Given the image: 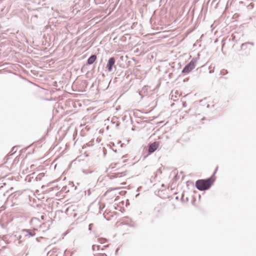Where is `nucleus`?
Segmentation results:
<instances>
[{"instance_id":"obj_1","label":"nucleus","mask_w":256,"mask_h":256,"mask_svg":"<svg viewBox=\"0 0 256 256\" xmlns=\"http://www.w3.org/2000/svg\"><path fill=\"white\" fill-rule=\"evenodd\" d=\"M218 168L216 167L211 177L206 179L198 180L196 181V187L198 190L203 191L207 190L211 187L214 181V176L216 174Z\"/></svg>"},{"instance_id":"obj_2","label":"nucleus","mask_w":256,"mask_h":256,"mask_svg":"<svg viewBox=\"0 0 256 256\" xmlns=\"http://www.w3.org/2000/svg\"><path fill=\"white\" fill-rule=\"evenodd\" d=\"M196 60L192 58L190 62L188 63L182 69V74H188L196 66Z\"/></svg>"},{"instance_id":"obj_3","label":"nucleus","mask_w":256,"mask_h":256,"mask_svg":"<svg viewBox=\"0 0 256 256\" xmlns=\"http://www.w3.org/2000/svg\"><path fill=\"white\" fill-rule=\"evenodd\" d=\"M116 60L114 57L110 58L108 62L106 68L108 72H111L112 70V67L114 65Z\"/></svg>"},{"instance_id":"obj_4","label":"nucleus","mask_w":256,"mask_h":256,"mask_svg":"<svg viewBox=\"0 0 256 256\" xmlns=\"http://www.w3.org/2000/svg\"><path fill=\"white\" fill-rule=\"evenodd\" d=\"M158 146V142H155L148 146V152L151 154L155 152Z\"/></svg>"},{"instance_id":"obj_5","label":"nucleus","mask_w":256,"mask_h":256,"mask_svg":"<svg viewBox=\"0 0 256 256\" xmlns=\"http://www.w3.org/2000/svg\"><path fill=\"white\" fill-rule=\"evenodd\" d=\"M22 232L26 236H28V238L34 236L36 235V233L34 230L24 229Z\"/></svg>"},{"instance_id":"obj_6","label":"nucleus","mask_w":256,"mask_h":256,"mask_svg":"<svg viewBox=\"0 0 256 256\" xmlns=\"http://www.w3.org/2000/svg\"><path fill=\"white\" fill-rule=\"evenodd\" d=\"M126 174V172H122L114 173L110 176L111 178H120L125 176Z\"/></svg>"},{"instance_id":"obj_7","label":"nucleus","mask_w":256,"mask_h":256,"mask_svg":"<svg viewBox=\"0 0 256 256\" xmlns=\"http://www.w3.org/2000/svg\"><path fill=\"white\" fill-rule=\"evenodd\" d=\"M96 54H92L90 56L87 60V64H92L96 60Z\"/></svg>"},{"instance_id":"obj_8","label":"nucleus","mask_w":256,"mask_h":256,"mask_svg":"<svg viewBox=\"0 0 256 256\" xmlns=\"http://www.w3.org/2000/svg\"><path fill=\"white\" fill-rule=\"evenodd\" d=\"M16 146H14L12 149L11 150L10 152L8 153V156H6V160H8V158L10 156H12L14 154V153H16Z\"/></svg>"},{"instance_id":"obj_9","label":"nucleus","mask_w":256,"mask_h":256,"mask_svg":"<svg viewBox=\"0 0 256 256\" xmlns=\"http://www.w3.org/2000/svg\"><path fill=\"white\" fill-rule=\"evenodd\" d=\"M196 116L198 120H200V122H202V124L204 123V121L208 120H206L204 117H202L200 114L196 115Z\"/></svg>"},{"instance_id":"obj_10","label":"nucleus","mask_w":256,"mask_h":256,"mask_svg":"<svg viewBox=\"0 0 256 256\" xmlns=\"http://www.w3.org/2000/svg\"><path fill=\"white\" fill-rule=\"evenodd\" d=\"M100 246H98V245L97 246V245L94 244L92 246V249L93 251H95L96 249L98 250L100 249Z\"/></svg>"},{"instance_id":"obj_11","label":"nucleus","mask_w":256,"mask_h":256,"mask_svg":"<svg viewBox=\"0 0 256 256\" xmlns=\"http://www.w3.org/2000/svg\"><path fill=\"white\" fill-rule=\"evenodd\" d=\"M98 240L99 243L104 244V242L106 241L107 240L104 238H98Z\"/></svg>"},{"instance_id":"obj_12","label":"nucleus","mask_w":256,"mask_h":256,"mask_svg":"<svg viewBox=\"0 0 256 256\" xmlns=\"http://www.w3.org/2000/svg\"><path fill=\"white\" fill-rule=\"evenodd\" d=\"M80 134L82 136H84V130L83 129H82L81 130H80Z\"/></svg>"},{"instance_id":"obj_13","label":"nucleus","mask_w":256,"mask_h":256,"mask_svg":"<svg viewBox=\"0 0 256 256\" xmlns=\"http://www.w3.org/2000/svg\"><path fill=\"white\" fill-rule=\"evenodd\" d=\"M246 44H250L252 45H253L254 44V43L253 42H247V43H245V44H242V46H244V45Z\"/></svg>"},{"instance_id":"obj_14","label":"nucleus","mask_w":256,"mask_h":256,"mask_svg":"<svg viewBox=\"0 0 256 256\" xmlns=\"http://www.w3.org/2000/svg\"><path fill=\"white\" fill-rule=\"evenodd\" d=\"M93 226V224H90L89 226H88V230H92V226Z\"/></svg>"},{"instance_id":"obj_15","label":"nucleus","mask_w":256,"mask_h":256,"mask_svg":"<svg viewBox=\"0 0 256 256\" xmlns=\"http://www.w3.org/2000/svg\"><path fill=\"white\" fill-rule=\"evenodd\" d=\"M182 106L184 107L186 106V102H182Z\"/></svg>"},{"instance_id":"obj_16","label":"nucleus","mask_w":256,"mask_h":256,"mask_svg":"<svg viewBox=\"0 0 256 256\" xmlns=\"http://www.w3.org/2000/svg\"><path fill=\"white\" fill-rule=\"evenodd\" d=\"M115 168V166H114V164H111L110 166V168Z\"/></svg>"},{"instance_id":"obj_17","label":"nucleus","mask_w":256,"mask_h":256,"mask_svg":"<svg viewBox=\"0 0 256 256\" xmlns=\"http://www.w3.org/2000/svg\"><path fill=\"white\" fill-rule=\"evenodd\" d=\"M118 250H119V248H118L116 250V252H115V254H116V255H117V254H118Z\"/></svg>"},{"instance_id":"obj_18","label":"nucleus","mask_w":256,"mask_h":256,"mask_svg":"<svg viewBox=\"0 0 256 256\" xmlns=\"http://www.w3.org/2000/svg\"><path fill=\"white\" fill-rule=\"evenodd\" d=\"M222 73H224H224H226H226H228V72H227V70H222Z\"/></svg>"},{"instance_id":"obj_19","label":"nucleus","mask_w":256,"mask_h":256,"mask_svg":"<svg viewBox=\"0 0 256 256\" xmlns=\"http://www.w3.org/2000/svg\"><path fill=\"white\" fill-rule=\"evenodd\" d=\"M222 73H224H224H226H226H228V72H227V70H222Z\"/></svg>"},{"instance_id":"obj_20","label":"nucleus","mask_w":256,"mask_h":256,"mask_svg":"<svg viewBox=\"0 0 256 256\" xmlns=\"http://www.w3.org/2000/svg\"><path fill=\"white\" fill-rule=\"evenodd\" d=\"M99 133H100V134L103 133V130L102 129H100V130L99 131Z\"/></svg>"},{"instance_id":"obj_21","label":"nucleus","mask_w":256,"mask_h":256,"mask_svg":"<svg viewBox=\"0 0 256 256\" xmlns=\"http://www.w3.org/2000/svg\"><path fill=\"white\" fill-rule=\"evenodd\" d=\"M126 184V182H122V183H121V184L124 185V184Z\"/></svg>"},{"instance_id":"obj_22","label":"nucleus","mask_w":256,"mask_h":256,"mask_svg":"<svg viewBox=\"0 0 256 256\" xmlns=\"http://www.w3.org/2000/svg\"><path fill=\"white\" fill-rule=\"evenodd\" d=\"M116 126H118V123H116Z\"/></svg>"},{"instance_id":"obj_23","label":"nucleus","mask_w":256,"mask_h":256,"mask_svg":"<svg viewBox=\"0 0 256 256\" xmlns=\"http://www.w3.org/2000/svg\"><path fill=\"white\" fill-rule=\"evenodd\" d=\"M104 246V247H108V245H107V246Z\"/></svg>"},{"instance_id":"obj_24","label":"nucleus","mask_w":256,"mask_h":256,"mask_svg":"<svg viewBox=\"0 0 256 256\" xmlns=\"http://www.w3.org/2000/svg\"><path fill=\"white\" fill-rule=\"evenodd\" d=\"M106 128H109V126H107Z\"/></svg>"},{"instance_id":"obj_25","label":"nucleus","mask_w":256,"mask_h":256,"mask_svg":"<svg viewBox=\"0 0 256 256\" xmlns=\"http://www.w3.org/2000/svg\"><path fill=\"white\" fill-rule=\"evenodd\" d=\"M139 195V194H138L136 195V196H138Z\"/></svg>"},{"instance_id":"obj_26","label":"nucleus","mask_w":256,"mask_h":256,"mask_svg":"<svg viewBox=\"0 0 256 256\" xmlns=\"http://www.w3.org/2000/svg\"><path fill=\"white\" fill-rule=\"evenodd\" d=\"M120 188H115V190H118V189H119Z\"/></svg>"}]
</instances>
